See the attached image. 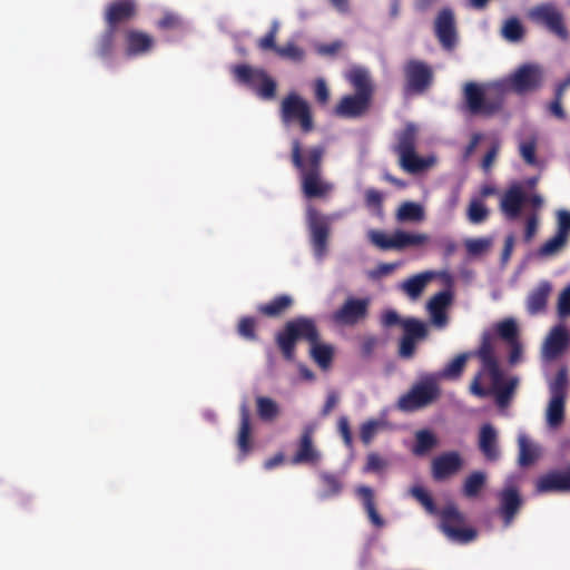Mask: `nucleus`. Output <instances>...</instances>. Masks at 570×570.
Segmentation results:
<instances>
[{
  "mask_svg": "<svg viewBox=\"0 0 570 570\" xmlns=\"http://www.w3.org/2000/svg\"><path fill=\"white\" fill-rule=\"evenodd\" d=\"M341 217V213L325 215L314 206H308L306 208V224L309 234V244L317 261H322L327 255L331 224Z\"/></svg>",
  "mask_w": 570,
  "mask_h": 570,
  "instance_id": "4",
  "label": "nucleus"
},
{
  "mask_svg": "<svg viewBox=\"0 0 570 570\" xmlns=\"http://www.w3.org/2000/svg\"><path fill=\"white\" fill-rule=\"evenodd\" d=\"M528 196L519 183L512 184L501 196L500 210L510 220L519 218Z\"/></svg>",
  "mask_w": 570,
  "mask_h": 570,
  "instance_id": "18",
  "label": "nucleus"
},
{
  "mask_svg": "<svg viewBox=\"0 0 570 570\" xmlns=\"http://www.w3.org/2000/svg\"><path fill=\"white\" fill-rule=\"evenodd\" d=\"M552 292V285L549 281H541L527 297V309L530 315L544 312L549 296Z\"/></svg>",
  "mask_w": 570,
  "mask_h": 570,
  "instance_id": "27",
  "label": "nucleus"
},
{
  "mask_svg": "<svg viewBox=\"0 0 570 570\" xmlns=\"http://www.w3.org/2000/svg\"><path fill=\"white\" fill-rule=\"evenodd\" d=\"M347 80L354 94L343 96L335 107V115L341 118L355 119L364 116L373 100L374 85L365 68L355 67L347 73Z\"/></svg>",
  "mask_w": 570,
  "mask_h": 570,
  "instance_id": "3",
  "label": "nucleus"
},
{
  "mask_svg": "<svg viewBox=\"0 0 570 570\" xmlns=\"http://www.w3.org/2000/svg\"><path fill=\"white\" fill-rule=\"evenodd\" d=\"M468 357L469 354H459L442 370L440 374L441 377L450 380L459 379L463 373Z\"/></svg>",
  "mask_w": 570,
  "mask_h": 570,
  "instance_id": "41",
  "label": "nucleus"
},
{
  "mask_svg": "<svg viewBox=\"0 0 570 570\" xmlns=\"http://www.w3.org/2000/svg\"><path fill=\"white\" fill-rule=\"evenodd\" d=\"M311 355L322 370H327L333 361L334 348L328 344H314L311 348Z\"/></svg>",
  "mask_w": 570,
  "mask_h": 570,
  "instance_id": "38",
  "label": "nucleus"
},
{
  "mask_svg": "<svg viewBox=\"0 0 570 570\" xmlns=\"http://www.w3.org/2000/svg\"><path fill=\"white\" fill-rule=\"evenodd\" d=\"M125 55L129 58L139 57L150 52L155 46V39L149 33L127 28L122 33Z\"/></svg>",
  "mask_w": 570,
  "mask_h": 570,
  "instance_id": "16",
  "label": "nucleus"
},
{
  "mask_svg": "<svg viewBox=\"0 0 570 570\" xmlns=\"http://www.w3.org/2000/svg\"><path fill=\"white\" fill-rule=\"evenodd\" d=\"M355 494L360 499L363 509L365 510L370 522L375 528H383L385 525L384 519L380 515L376 509L375 493L368 485H360L355 489Z\"/></svg>",
  "mask_w": 570,
  "mask_h": 570,
  "instance_id": "26",
  "label": "nucleus"
},
{
  "mask_svg": "<svg viewBox=\"0 0 570 570\" xmlns=\"http://www.w3.org/2000/svg\"><path fill=\"white\" fill-rule=\"evenodd\" d=\"M441 395V390L434 377L428 376L412 385L397 400L396 406L403 412H415L434 403Z\"/></svg>",
  "mask_w": 570,
  "mask_h": 570,
  "instance_id": "6",
  "label": "nucleus"
},
{
  "mask_svg": "<svg viewBox=\"0 0 570 570\" xmlns=\"http://www.w3.org/2000/svg\"><path fill=\"white\" fill-rule=\"evenodd\" d=\"M395 138L396 144L393 150L399 155L400 165L405 171L416 174L430 167L431 161L415 153L417 128L414 124H406L402 130L395 134Z\"/></svg>",
  "mask_w": 570,
  "mask_h": 570,
  "instance_id": "5",
  "label": "nucleus"
},
{
  "mask_svg": "<svg viewBox=\"0 0 570 570\" xmlns=\"http://www.w3.org/2000/svg\"><path fill=\"white\" fill-rule=\"evenodd\" d=\"M557 233L569 237L570 233V213L567 210H560L558 214V229Z\"/></svg>",
  "mask_w": 570,
  "mask_h": 570,
  "instance_id": "64",
  "label": "nucleus"
},
{
  "mask_svg": "<svg viewBox=\"0 0 570 570\" xmlns=\"http://www.w3.org/2000/svg\"><path fill=\"white\" fill-rule=\"evenodd\" d=\"M542 81L543 71L541 67L534 63H524L503 85H494V88L499 91L495 96L487 95L482 86L470 81L463 87V98L471 115L491 117L502 109L504 99L501 87L518 95H524L538 90L542 86Z\"/></svg>",
  "mask_w": 570,
  "mask_h": 570,
  "instance_id": "1",
  "label": "nucleus"
},
{
  "mask_svg": "<svg viewBox=\"0 0 570 570\" xmlns=\"http://www.w3.org/2000/svg\"><path fill=\"white\" fill-rule=\"evenodd\" d=\"M423 212L420 205L415 203H404L397 212V218L400 220H420Z\"/></svg>",
  "mask_w": 570,
  "mask_h": 570,
  "instance_id": "51",
  "label": "nucleus"
},
{
  "mask_svg": "<svg viewBox=\"0 0 570 570\" xmlns=\"http://www.w3.org/2000/svg\"><path fill=\"white\" fill-rule=\"evenodd\" d=\"M502 36L511 41H520L524 36V29L518 18H509L502 27Z\"/></svg>",
  "mask_w": 570,
  "mask_h": 570,
  "instance_id": "43",
  "label": "nucleus"
},
{
  "mask_svg": "<svg viewBox=\"0 0 570 570\" xmlns=\"http://www.w3.org/2000/svg\"><path fill=\"white\" fill-rule=\"evenodd\" d=\"M386 426L383 420H368L364 422L360 430V438L364 444H370L375 434Z\"/></svg>",
  "mask_w": 570,
  "mask_h": 570,
  "instance_id": "45",
  "label": "nucleus"
},
{
  "mask_svg": "<svg viewBox=\"0 0 570 570\" xmlns=\"http://www.w3.org/2000/svg\"><path fill=\"white\" fill-rule=\"evenodd\" d=\"M237 446L239 450L240 459H244L253 449L252 444V428H250V415L245 404L240 407V423L237 435Z\"/></svg>",
  "mask_w": 570,
  "mask_h": 570,
  "instance_id": "29",
  "label": "nucleus"
},
{
  "mask_svg": "<svg viewBox=\"0 0 570 570\" xmlns=\"http://www.w3.org/2000/svg\"><path fill=\"white\" fill-rule=\"evenodd\" d=\"M404 91L407 95H422L433 83L434 72L425 61L410 59L403 66Z\"/></svg>",
  "mask_w": 570,
  "mask_h": 570,
  "instance_id": "8",
  "label": "nucleus"
},
{
  "mask_svg": "<svg viewBox=\"0 0 570 570\" xmlns=\"http://www.w3.org/2000/svg\"><path fill=\"white\" fill-rule=\"evenodd\" d=\"M463 466V459L456 451L444 452L432 460L431 473L435 481H443L456 474Z\"/></svg>",
  "mask_w": 570,
  "mask_h": 570,
  "instance_id": "17",
  "label": "nucleus"
},
{
  "mask_svg": "<svg viewBox=\"0 0 570 570\" xmlns=\"http://www.w3.org/2000/svg\"><path fill=\"white\" fill-rule=\"evenodd\" d=\"M314 428L306 425L298 441V448L292 458L293 464H315L318 462L321 454L313 444Z\"/></svg>",
  "mask_w": 570,
  "mask_h": 570,
  "instance_id": "21",
  "label": "nucleus"
},
{
  "mask_svg": "<svg viewBox=\"0 0 570 570\" xmlns=\"http://www.w3.org/2000/svg\"><path fill=\"white\" fill-rule=\"evenodd\" d=\"M491 245V240L488 238H473L465 242L466 250L472 256L481 255L487 252Z\"/></svg>",
  "mask_w": 570,
  "mask_h": 570,
  "instance_id": "56",
  "label": "nucleus"
},
{
  "mask_svg": "<svg viewBox=\"0 0 570 570\" xmlns=\"http://www.w3.org/2000/svg\"><path fill=\"white\" fill-rule=\"evenodd\" d=\"M489 217V209L479 199H473L468 208V219L472 224H481Z\"/></svg>",
  "mask_w": 570,
  "mask_h": 570,
  "instance_id": "46",
  "label": "nucleus"
},
{
  "mask_svg": "<svg viewBox=\"0 0 570 570\" xmlns=\"http://www.w3.org/2000/svg\"><path fill=\"white\" fill-rule=\"evenodd\" d=\"M325 151L322 145L303 149L298 139L292 141L291 160L299 173L301 189L307 199H324L334 190V184L322 175Z\"/></svg>",
  "mask_w": 570,
  "mask_h": 570,
  "instance_id": "2",
  "label": "nucleus"
},
{
  "mask_svg": "<svg viewBox=\"0 0 570 570\" xmlns=\"http://www.w3.org/2000/svg\"><path fill=\"white\" fill-rule=\"evenodd\" d=\"M314 95L318 104L326 105L328 102L330 90L324 79L320 78L315 81Z\"/></svg>",
  "mask_w": 570,
  "mask_h": 570,
  "instance_id": "59",
  "label": "nucleus"
},
{
  "mask_svg": "<svg viewBox=\"0 0 570 570\" xmlns=\"http://www.w3.org/2000/svg\"><path fill=\"white\" fill-rule=\"evenodd\" d=\"M299 338L296 323H287L285 330L277 334L276 343L286 360L293 358L295 345Z\"/></svg>",
  "mask_w": 570,
  "mask_h": 570,
  "instance_id": "30",
  "label": "nucleus"
},
{
  "mask_svg": "<svg viewBox=\"0 0 570 570\" xmlns=\"http://www.w3.org/2000/svg\"><path fill=\"white\" fill-rule=\"evenodd\" d=\"M281 117L284 124L298 122L303 132L314 129L311 108L302 97L292 92L281 104Z\"/></svg>",
  "mask_w": 570,
  "mask_h": 570,
  "instance_id": "9",
  "label": "nucleus"
},
{
  "mask_svg": "<svg viewBox=\"0 0 570 570\" xmlns=\"http://www.w3.org/2000/svg\"><path fill=\"white\" fill-rule=\"evenodd\" d=\"M370 306V298L348 297L335 313L334 321H358L365 318Z\"/></svg>",
  "mask_w": 570,
  "mask_h": 570,
  "instance_id": "24",
  "label": "nucleus"
},
{
  "mask_svg": "<svg viewBox=\"0 0 570 570\" xmlns=\"http://www.w3.org/2000/svg\"><path fill=\"white\" fill-rule=\"evenodd\" d=\"M487 484V474L483 471H473L464 480L462 493L465 498L474 499L479 497Z\"/></svg>",
  "mask_w": 570,
  "mask_h": 570,
  "instance_id": "33",
  "label": "nucleus"
},
{
  "mask_svg": "<svg viewBox=\"0 0 570 570\" xmlns=\"http://www.w3.org/2000/svg\"><path fill=\"white\" fill-rule=\"evenodd\" d=\"M519 443V464L521 466H529L534 463L538 459V452L532 446L531 442L525 435H520L518 438Z\"/></svg>",
  "mask_w": 570,
  "mask_h": 570,
  "instance_id": "40",
  "label": "nucleus"
},
{
  "mask_svg": "<svg viewBox=\"0 0 570 570\" xmlns=\"http://www.w3.org/2000/svg\"><path fill=\"white\" fill-rule=\"evenodd\" d=\"M567 237L560 235L559 233H556L553 237L549 238L540 246V248L538 249V255L540 257H552L559 254L562 250V248L567 245Z\"/></svg>",
  "mask_w": 570,
  "mask_h": 570,
  "instance_id": "39",
  "label": "nucleus"
},
{
  "mask_svg": "<svg viewBox=\"0 0 570 570\" xmlns=\"http://www.w3.org/2000/svg\"><path fill=\"white\" fill-rule=\"evenodd\" d=\"M294 305V298L288 294L275 296L267 303L257 305V312L268 318L283 316Z\"/></svg>",
  "mask_w": 570,
  "mask_h": 570,
  "instance_id": "28",
  "label": "nucleus"
},
{
  "mask_svg": "<svg viewBox=\"0 0 570 570\" xmlns=\"http://www.w3.org/2000/svg\"><path fill=\"white\" fill-rule=\"evenodd\" d=\"M433 274L431 272H424L421 274H416L402 284V289L412 298L419 297L424 291L429 281H431Z\"/></svg>",
  "mask_w": 570,
  "mask_h": 570,
  "instance_id": "35",
  "label": "nucleus"
},
{
  "mask_svg": "<svg viewBox=\"0 0 570 570\" xmlns=\"http://www.w3.org/2000/svg\"><path fill=\"white\" fill-rule=\"evenodd\" d=\"M138 14L136 0H114L105 9L104 19L106 26L117 30L121 23L134 20Z\"/></svg>",
  "mask_w": 570,
  "mask_h": 570,
  "instance_id": "14",
  "label": "nucleus"
},
{
  "mask_svg": "<svg viewBox=\"0 0 570 570\" xmlns=\"http://www.w3.org/2000/svg\"><path fill=\"white\" fill-rule=\"evenodd\" d=\"M438 445V439L433 432L423 429L415 432V444L412 453L416 456L428 454L432 449Z\"/></svg>",
  "mask_w": 570,
  "mask_h": 570,
  "instance_id": "34",
  "label": "nucleus"
},
{
  "mask_svg": "<svg viewBox=\"0 0 570 570\" xmlns=\"http://www.w3.org/2000/svg\"><path fill=\"white\" fill-rule=\"evenodd\" d=\"M255 90L261 98L273 99L276 94V82L265 73Z\"/></svg>",
  "mask_w": 570,
  "mask_h": 570,
  "instance_id": "55",
  "label": "nucleus"
},
{
  "mask_svg": "<svg viewBox=\"0 0 570 570\" xmlns=\"http://www.w3.org/2000/svg\"><path fill=\"white\" fill-rule=\"evenodd\" d=\"M501 381L502 379L497 384L493 382V385L495 387L497 402L500 405H503L511 397V394L513 393V390L517 385V380H510L508 383L504 384H501Z\"/></svg>",
  "mask_w": 570,
  "mask_h": 570,
  "instance_id": "53",
  "label": "nucleus"
},
{
  "mask_svg": "<svg viewBox=\"0 0 570 570\" xmlns=\"http://www.w3.org/2000/svg\"><path fill=\"white\" fill-rule=\"evenodd\" d=\"M452 303L453 294L451 291L444 289L434 294L426 304L430 321H448V309L450 308Z\"/></svg>",
  "mask_w": 570,
  "mask_h": 570,
  "instance_id": "25",
  "label": "nucleus"
},
{
  "mask_svg": "<svg viewBox=\"0 0 570 570\" xmlns=\"http://www.w3.org/2000/svg\"><path fill=\"white\" fill-rule=\"evenodd\" d=\"M397 263H381L373 271H371L370 275L374 279L382 278L392 274L397 268Z\"/></svg>",
  "mask_w": 570,
  "mask_h": 570,
  "instance_id": "61",
  "label": "nucleus"
},
{
  "mask_svg": "<svg viewBox=\"0 0 570 570\" xmlns=\"http://www.w3.org/2000/svg\"><path fill=\"white\" fill-rule=\"evenodd\" d=\"M557 315L560 318L570 317V284H567L559 293L557 298Z\"/></svg>",
  "mask_w": 570,
  "mask_h": 570,
  "instance_id": "49",
  "label": "nucleus"
},
{
  "mask_svg": "<svg viewBox=\"0 0 570 570\" xmlns=\"http://www.w3.org/2000/svg\"><path fill=\"white\" fill-rule=\"evenodd\" d=\"M370 242L382 250L397 249L402 250L410 246H420L428 240L424 234H411L404 230H396L392 236H389L382 230H370Z\"/></svg>",
  "mask_w": 570,
  "mask_h": 570,
  "instance_id": "11",
  "label": "nucleus"
},
{
  "mask_svg": "<svg viewBox=\"0 0 570 570\" xmlns=\"http://www.w3.org/2000/svg\"><path fill=\"white\" fill-rule=\"evenodd\" d=\"M235 79L252 89H255L262 78L265 77L266 71L258 68H253L248 65H237L233 68Z\"/></svg>",
  "mask_w": 570,
  "mask_h": 570,
  "instance_id": "32",
  "label": "nucleus"
},
{
  "mask_svg": "<svg viewBox=\"0 0 570 570\" xmlns=\"http://www.w3.org/2000/svg\"><path fill=\"white\" fill-rule=\"evenodd\" d=\"M411 494L424 507V509L429 513H431V514L438 513V509H436L433 498L422 487H413L411 489Z\"/></svg>",
  "mask_w": 570,
  "mask_h": 570,
  "instance_id": "48",
  "label": "nucleus"
},
{
  "mask_svg": "<svg viewBox=\"0 0 570 570\" xmlns=\"http://www.w3.org/2000/svg\"><path fill=\"white\" fill-rule=\"evenodd\" d=\"M434 35L443 49H454L458 43V30L452 9L443 8L439 11L434 20Z\"/></svg>",
  "mask_w": 570,
  "mask_h": 570,
  "instance_id": "12",
  "label": "nucleus"
},
{
  "mask_svg": "<svg viewBox=\"0 0 570 570\" xmlns=\"http://www.w3.org/2000/svg\"><path fill=\"white\" fill-rule=\"evenodd\" d=\"M528 18L534 24L544 28L562 41L569 39L562 11L552 2H543L532 7L528 11Z\"/></svg>",
  "mask_w": 570,
  "mask_h": 570,
  "instance_id": "7",
  "label": "nucleus"
},
{
  "mask_svg": "<svg viewBox=\"0 0 570 570\" xmlns=\"http://www.w3.org/2000/svg\"><path fill=\"white\" fill-rule=\"evenodd\" d=\"M297 330L299 332L301 338H306L312 343V346L314 344H318V332L315 327V323H296Z\"/></svg>",
  "mask_w": 570,
  "mask_h": 570,
  "instance_id": "58",
  "label": "nucleus"
},
{
  "mask_svg": "<svg viewBox=\"0 0 570 570\" xmlns=\"http://www.w3.org/2000/svg\"><path fill=\"white\" fill-rule=\"evenodd\" d=\"M498 512L502 518L503 525L509 528L523 505V499L514 484H505L498 493Z\"/></svg>",
  "mask_w": 570,
  "mask_h": 570,
  "instance_id": "13",
  "label": "nucleus"
},
{
  "mask_svg": "<svg viewBox=\"0 0 570 570\" xmlns=\"http://www.w3.org/2000/svg\"><path fill=\"white\" fill-rule=\"evenodd\" d=\"M365 205L375 212L381 210L383 204V194L374 188H368L364 194Z\"/></svg>",
  "mask_w": 570,
  "mask_h": 570,
  "instance_id": "57",
  "label": "nucleus"
},
{
  "mask_svg": "<svg viewBox=\"0 0 570 570\" xmlns=\"http://www.w3.org/2000/svg\"><path fill=\"white\" fill-rule=\"evenodd\" d=\"M570 344V333L560 323L556 325L547 336L543 344V355L547 360L559 357Z\"/></svg>",
  "mask_w": 570,
  "mask_h": 570,
  "instance_id": "20",
  "label": "nucleus"
},
{
  "mask_svg": "<svg viewBox=\"0 0 570 570\" xmlns=\"http://www.w3.org/2000/svg\"><path fill=\"white\" fill-rule=\"evenodd\" d=\"M538 493L570 492V465L564 470H552L535 481Z\"/></svg>",
  "mask_w": 570,
  "mask_h": 570,
  "instance_id": "19",
  "label": "nucleus"
},
{
  "mask_svg": "<svg viewBox=\"0 0 570 570\" xmlns=\"http://www.w3.org/2000/svg\"><path fill=\"white\" fill-rule=\"evenodd\" d=\"M564 399L551 397L547 409V423L550 428H558L564 419Z\"/></svg>",
  "mask_w": 570,
  "mask_h": 570,
  "instance_id": "36",
  "label": "nucleus"
},
{
  "mask_svg": "<svg viewBox=\"0 0 570 570\" xmlns=\"http://www.w3.org/2000/svg\"><path fill=\"white\" fill-rule=\"evenodd\" d=\"M320 480L324 488L322 498L338 495L343 490V482L337 474L331 472L320 473Z\"/></svg>",
  "mask_w": 570,
  "mask_h": 570,
  "instance_id": "37",
  "label": "nucleus"
},
{
  "mask_svg": "<svg viewBox=\"0 0 570 570\" xmlns=\"http://www.w3.org/2000/svg\"><path fill=\"white\" fill-rule=\"evenodd\" d=\"M535 150H537V140L535 138H530L525 141H522L519 147L520 156L528 165H535L537 164V157H535Z\"/></svg>",
  "mask_w": 570,
  "mask_h": 570,
  "instance_id": "54",
  "label": "nucleus"
},
{
  "mask_svg": "<svg viewBox=\"0 0 570 570\" xmlns=\"http://www.w3.org/2000/svg\"><path fill=\"white\" fill-rule=\"evenodd\" d=\"M495 335L492 332H484L479 350L475 352L482 363V371L488 373L495 384L502 379L499 362L494 355L493 341Z\"/></svg>",
  "mask_w": 570,
  "mask_h": 570,
  "instance_id": "15",
  "label": "nucleus"
},
{
  "mask_svg": "<svg viewBox=\"0 0 570 570\" xmlns=\"http://www.w3.org/2000/svg\"><path fill=\"white\" fill-rule=\"evenodd\" d=\"M478 446L483 456L494 462L500 458L498 432L494 426L490 423H485L481 426L479 432Z\"/></svg>",
  "mask_w": 570,
  "mask_h": 570,
  "instance_id": "23",
  "label": "nucleus"
},
{
  "mask_svg": "<svg viewBox=\"0 0 570 570\" xmlns=\"http://www.w3.org/2000/svg\"><path fill=\"white\" fill-rule=\"evenodd\" d=\"M393 325L394 323H386ZM404 326V334L400 342L399 354L401 357L410 358L415 351V343L426 334V323H401Z\"/></svg>",
  "mask_w": 570,
  "mask_h": 570,
  "instance_id": "22",
  "label": "nucleus"
},
{
  "mask_svg": "<svg viewBox=\"0 0 570 570\" xmlns=\"http://www.w3.org/2000/svg\"><path fill=\"white\" fill-rule=\"evenodd\" d=\"M116 29L106 26V29L97 38L95 53L101 59H110L116 50Z\"/></svg>",
  "mask_w": 570,
  "mask_h": 570,
  "instance_id": "31",
  "label": "nucleus"
},
{
  "mask_svg": "<svg viewBox=\"0 0 570 570\" xmlns=\"http://www.w3.org/2000/svg\"><path fill=\"white\" fill-rule=\"evenodd\" d=\"M183 24L181 17L171 11L165 12L156 23L159 30H178Z\"/></svg>",
  "mask_w": 570,
  "mask_h": 570,
  "instance_id": "50",
  "label": "nucleus"
},
{
  "mask_svg": "<svg viewBox=\"0 0 570 570\" xmlns=\"http://www.w3.org/2000/svg\"><path fill=\"white\" fill-rule=\"evenodd\" d=\"M568 386V372L560 368L549 385L551 397L559 396L566 400V391Z\"/></svg>",
  "mask_w": 570,
  "mask_h": 570,
  "instance_id": "44",
  "label": "nucleus"
},
{
  "mask_svg": "<svg viewBox=\"0 0 570 570\" xmlns=\"http://www.w3.org/2000/svg\"><path fill=\"white\" fill-rule=\"evenodd\" d=\"M441 529L452 541L468 543L473 541L478 532L473 528H463L464 517L453 504L445 507L441 513Z\"/></svg>",
  "mask_w": 570,
  "mask_h": 570,
  "instance_id": "10",
  "label": "nucleus"
},
{
  "mask_svg": "<svg viewBox=\"0 0 570 570\" xmlns=\"http://www.w3.org/2000/svg\"><path fill=\"white\" fill-rule=\"evenodd\" d=\"M518 323H495L493 333L495 336L500 335L503 340H505L509 343L518 342Z\"/></svg>",
  "mask_w": 570,
  "mask_h": 570,
  "instance_id": "52",
  "label": "nucleus"
},
{
  "mask_svg": "<svg viewBox=\"0 0 570 570\" xmlns=\"http://www.w3.org/2000/svg\"><path fill=\"white\" fill-rule=\"evenodd\" d=\"M276 55L283 59L299 62L304 59L305 51L295 42L289 41L284 46H279V49L277 50Z\"/></svg>",
  "mask_w": 570,
  "mask_h": 570,
  "instance_id": "47",
  "label": "nucleus"
},
{
  "mask_svg": "<svg viewBox=\"0 0 570 570\" xmlns=\"http://www.w3.org/2000/svg\"><path fill=\"white\" fill-rule=\"evenodd\" d=\"M499 149H500V144L499 142H494L491 148L487 151V154L484 155L482 161H481V168L488 173L491 170L497 157H498V154H499Z\"/></svg>",
  "mask_w": 570,
  "mask_h": 570,
  "instance_id": "60",
  "label": "nucleus"
},
{
  "mask_svg": "<svg viewBox=\"0 0 570 570\" xmlns=\"http://www.w3.org/2000/svg\"><path fill=\"white\" fill-rule=\"evenodd\" d=\"M257 413L264 421H272L278 415V405L275 401L266 396H259L256 400Z\"/></svg>",
  "mask_w": 570,
  "mask_h": 570,
  "instance_id": "42",
  "label": "nucleus"
},
{
  "mask_svg": "<svg viewBox=\"0 0 570 570\" xmlns=\"http://www.w3.org/2000/svg\"><path fill=\"white\" fill-rule=\"evenodd\" d=\"M276 36L267 32L264 37L258 39L257 46L263 51H274L277 53L279 46L276 45Z\"/></svg>",
  "mask_w": 570,
  "mask_h": 570,
  "instance_id": "63",
  "label": "nucleus"
},
{
  "mask_svg": "<svg viewBox=\"0 0 570 570\" xmlns=\"http://www.w3.org/2000/svg\"><path fill=\"white\" fill-rule=\"evenodd\" d=\"M385 466L384 460L377 453H370L364 466L365 472H377Z\"/></svg>",
  "mask_w": 570,
  "mask_h": 570,
  "instance_id": "62",
  "label": "nucleus"
}]
</instances>
